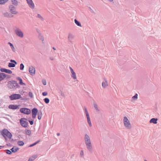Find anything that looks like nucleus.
Returning a JSON list of instances; mask_svg holds the SVG:
<instances>
[{
  "label": "nucleus",
  "instance_id": "nucleus-1",
  "mask_svg": "<svg viewBox=\"0 0 161 161\" xmlns=\"http://www.w3.org/2000/svg\"><path fill=\"white\" fill-rule=\"evenodd\" d=\"M7 85L8 88L9 89L13 91H15L17 89H19L20 87V86L18 84L17 81L14 80L9 81L8 82Z\"/></svg>",
  "mask_w": 161,
  "mask_h": 161
},
{
  "label": "nucleus",
  "instance_id": "nucleus-2",
  "mask_svg": "<svg viewBox=\"0 0 161 161\" xmlns=\"http://www.w3.org/2000/svg\"><path fill=\"white\" fill-rule=\"evenodd\" d=\"M84 140L88 150L91 151L92 149V146L89 136L86 134L84 136Z\"/></svg>",
  "mask_w": 161,
  "mask_h": 161
},
{
  "label": "nucleus",
  "instance_id": "nucleus-3",
  "mask_svg": "<svg viewBox=\"0 0 161 161\" xmlns=\"http://www.w3.org/2000/svg\"><path fill=\"white\" fill-rule=\"evenodd\" d=\"M2 134L3 136L6 140L7 138L4 135L7 136L9 139H11L12 137V135L11 133L7 129L3 130L2 131Z\"/></svg>",
  "mask_w": 161,
  "mask_h": 161
},
{
  "label": "nucleus",
  "instance_id": "nucleus-4",
  "mask_svg": "<svg viewBox=\"0 0 161 161\" xmlns=\"http://www.w3.org/2000/svg\"><path fill=\"white\" fill-rule=\"evenodd\" d=\"M124 123L125 126L128 129H130L131 127V126L130 123L126 116L124 117Z\"/></svg>",
  "mask_w": 161,
  "mask_h": 161
},
{
  "label": "nucleus",
  "instance_id": "nucleus-5",
  "mask_svg": "<svg viewBox=\"0 0 161 161\" xmlns=\"http://www.w3.org/2000/svg\"><path fill=\"white\" fill-rule=\"evenodd\" d=\"M27 120V119L25 118H21L20 119L19 122L20 125L22 127L24 128L27 127L28 125V122L26 121Z\"/></svg>",
  "mask_w": 161,
  "mask_h": 161
},
{
  "label": "nucleus",
  "instance_id": "nucleus-6",
  "mask_svg": "<svg viewBox=\"0 0 161 161\" xmlns=\"http://www.w3.org/2000/svg\"><path fill=\"white\" fill-rule=\"evenodd\" d=\"M14 31L16 35L18 36L20 38H22L23 37V32L18 28H16L15 30Z\"/></svg>",
  "mask_w": 161,
  "mask_h": 161
},
{
  "label": "nucleus",
  "instance_id": "nucleus-7",
  "mask_svg": "<svg viewBox=\"0 0 161 161\" xmlns=\"http://www.w3.org/2000/svg\"><path fill=\"white\" fill-rule=\"evenodd\" d=\"M21 98V97L19 94H13L9 96V98L11 100L18 99Z\"/></svg>",
  "mask_w": 161,
  "mask_h": 161
},
{
  "label": "nucleus",
  "instance_id": "nucleus-8",
  "mask_svg": "<svg viewBox=\"0 0 161 161\" xmlns=\"http://www.w3.org/2000/svg\"><path fill=\"white\" fill-rule=\"evenodd\" d=\"M19 111L21 113L26 114H29L31 112V110L29 109L26 108H21Z\"/></svg>",
  "mask_w": 161,
  "mask_h": 161
},
{
  "label": "nucleus",
  "instance_id": "nucleus-9",
  "mask_svg": "<svg viewBox=\"0 0 161 161\" xmlns=\"http://www.w3.org/2000/svg\"><path fill=\"white\" fill-rule=\"evenodd\" d=\"M9 9L10 13L13 14H16L18 12L16 11V8L13 5H10L9 7Z\"/></svg>",
  "mask_w": 161,
  "mask_h": 161
},
{
  "label": "nucleus",
  "instance_id": "nucleus-10",
  "mask_svg": "<svg viewBox=\"0 0 161 161\" xmlns=\"http://www.w3.org/2000/svg\"><path fill=\"white\" fill-rule=\"evenodd\" d=\"M36 69L34 67L31 66L29 68V72L31 75H34L35 74Z\"/></svg>",
  "mask_w": 161,
  "mask_h": 161
},
{
  "label": "nucleus",
  "instance_id": "nucleus-11",
  "mask_svg": "<svg viewBox=\"0 0 161 161\" xmlns=\"http://www.w3.org/2000/svg\"><path fill=\"white\" fill-rule=\"evenodd\" d=\"M38 110L36 108H34L32 110V117L35 118L38 113Z\"/></svg>",
  "mask_w": 161,
  "mask_h": 161
},
{
  "label": "nucleus",
  "instance_id": "nucleus-12",
  "mask_svg": "<svg viewBox=\"0 0 161 161\" xmlns=\"http://www.w3.org/2000/svg\"><path fill=\"white\" fill-rule=\"evenodd\" d=\"M29 7L32 9H34L35 8L34 3L32 0H26Z\"/></svg>",
  "mask_w": 161,
  "mask_h": 161
},
{
  "label": "nucleus",
  "instance_id": "nucleus-13",
  "mask_svg": "<svg viewBox=\"0 0 161 161\" xmlns=\"http://www.w3.org/2000/svg\"><path fill=\"white\" fill-rule=\"evenodd\" d=\"M69 68L70 69V72L71 74V77L73 79H77V77L73 69L71 67L69 66Z\"/></svg>",
  "mask_w": 161,
  "mask_h": 161
},
{
  "label": "nucleus",
  "instance_id": "nucleus-14",
  "mask_svg": "<svg viewBox=\"0 0 161 161\" xmlns=\"http://www.w3.org/2000/svg\"><path fill=\"white\" fill-rule=\"evenodd\" d=\"M74 38V35L71 33H69L68 34V42H72V41L73 39Z\"/></svg>",
  "mask_w": 161,
  "mask_h": 161
},
{
  "label": "nucleus",
  "instance_id": "nucleus-15",
  "mask_svg": "<svg viewBox=\"0 0 161 161\" xmlns=\"http://www.w3.org/2000/svg\"><path fill=\"white\" fill-rule=\"evenodd\" d=\"M102 86L103 88H105L108 86V83L106 79H104V80L102 82Z\"/></svg>",
  "mask_w": 161,
  "mask_h": 161
},
{
  "label": "nucleus",
  "instance_id": "nucleus-16",
  "mask_svg": "<svg viewBox=\"0 0 161 161\" xmlns=\"http://www.w3.org/2000/svg\"><path fill=\"white\" fill-rule=\"evenodd\" d=\"M0 71L2 72H4L8 74H11L12 73L10 70L6 69L5 68H1L0 69Z\"/></svg>",
  "mask_w": 161,
  "mask_h": 161
},
{
  "label": "nucleus",
  "instance_id": "nucleus-17",
  "mask_svg": "<svg viewBox=\"0 0 161 161\" xmlns=\"http://www.w3.org/2000/svg\"><path fill=\"white\" fill-rule=\"evenodd\" d=\"M93 106L97 112H99L100 111V108L98 107L97 103L95 102H93Z\"/></svg>",
  "mask_w": 161,
  "mask_h": 161
},
{
  "label": "nucleus",
  "instance_id": "nucleus-18",
  "mask_svg": "<svg viewBox=\"0 0 161 161\" xmlns=\"http://www.w3.org/2000/svg\"><path fill=\"white\" fill-rule=\"evenodd\" d=\"M8 108L9 109H19V106L18 105H10L8 106Z\"/></svg>",
  "mask_w": 161,
  "mask_h": 161
},
{
  "label": "nucleus",
  "instance_id": "nucleus-19",
  "mask_svg": "<svg viewBox=\"0 0 161 161\" xmlns=\"http://www.w3.org/2000/svg\"><path fill=\"white\" fill-rule=\"evenodd\" d=\"M158 119L157 118H152L150 120L149 122L150 123H153L154 124H156L157 123V121Z\"/></svg>",
  "mask_w": 161,
  "mask_h": 161
},
{
  "label": "nucleus",
  "instance_id": "nucleus-20",
  "mask_svg": "<svg viewBox=\"0 0 161 161\" xmlns=\"http://www.w3.org/2000/svg\"><path fill=\"white\" fill-rule=\"evenodd\" d=\"M16 80L19 81V84L20 85H25V84L23 82L22 80L20 77H18L16 78Z\"/></svg>",
  "mask_w": 161,
  "mask_h": 161
},
{
  "label": "nucleus",
  "instance_id": "nucleus-21",
  "mask_svg": "<svg viewBox=\"0 0 161 161\" xmlns=\"http://www.w3.org/2000/svg\"><path fill=\"white\" fill-rule=\"evenodd\" d=\"M6 76V74L4 73H0V81L3 80Z\"/></svg>",
  "mask_w": 161,
  "mask_h": 161
},
{
  "label": "nucleus",
  "instance_id": "nucleus-22",
  "mask_svg": "<svg viewBox=\"0 0 161 161\" xmlns=\"http://www.w3.org/2000/svg\"><path fill=\"white\" fill-rule=\"evenodd\" d=\"M37 155H34L28 159V161H33L37 157Z\"/></svg>",
  "mask_w": 161,
  "mask_h": 161
},
{
  "label": "nucleus",
  "instance_id": "nucleus-23",
  "mask_svg": "<svg viewBox=\"0 0 161 161\" xmlns=\"http://www.w3.org/2000/svg\"><path fill=\"white\" fill-rule=\"evenodd\" d=\"M25 134L29 136H30L31 134V130H29L26 129L25 130Z\"/></svg>",
  "mask_w": 161,
  "mask_h": 161
},
{
  "label": "nucleus",
  "instance_id": "nucleus-24",
  "mask_svg": "<svg viewBox=\"0 0 161 161\" xmlns=\"http://www.w3.org/2000/svg\"><path fill=\"white\" fill-rule=\"evenodd\" d=\"M39 38L42 41H43L44 40L42 34L40 32H39V34L38 36Z\"/></svg>",
  "mask_w": 161,
  "mask_h": 161
},
{
  "label": "nucleus",
  "instance_id": "nucleus-25",
  "mask_svg": "<svg viewBox=\"0 0 161 161\" xmlns=\"http://www.w3.org/2000/svg\"><path fill=\"white\" fill-rule=\"evenodd\" d=\"M42 115V113L41 111H39L38 113V119H41Z\"/></svg>",
  "mask_w": 161,
  "mask_h": 161
},
{
  "label": "nucleus",
  "instance_id": "nucleus-26",
  "mask_svg": "<svg viewBox=\"0 0 161 161\" xmlns=\"http://www.w3.org/2000/svg\"><path fill=\"white\" fill-rule=\"evenodd\" d=\"M74 21H75V24L77 25L78 26H79L80 27L82 26L81 25V24L80 23L79 21H78L76 19H75L74 20Z\"/></svg>",
  "mask_w": 161,
  "mask_h": 161
},
{
  "label": "nucleus",
  "instance_id": "nucleus-27",
  "mask_svg": "<svg viewBox=\"0 0 161 161\" xmlns=\"http://www.w3.org/2000/svg\"><path fill=\"white\" fill-rule=\"evenodd\" d=\"M19 148L18 147L14 148V147H13L10 150L13 153H15L16 152L19 150Z\"/></svg>",
  "mask_w": 161,
  "mask_h": 161
},
{
  "label": "nucleus",
  "instance_id": "nucleus-28",
  "mask_svg": "<svg viewBox=\"0 0 161 161\" xmlns=\"http://www.w3.org/2000/svg\"><path fill=\"white\" fill-rule=\"evenodd\" d=\"M8 44L10 45V46L11 47V48L12 49V50L13 52H15V49L13 45L10 42H8Z\"/></svg>",
  "mask_w": 161,
  "mask_h": 161
},
{
  "label": "nucleus",
  "instance_id": "nucleus-29",
  "mask_svg": "<svg viewBox=\"0 0 161 161\" xmlns=\"http://www.w3.org/2000/svg\"><path fill=\"white\" fill-rule=\"evenodd\" d=\"M12 4L16 6H17L18 4V2L17 0H11Z\"/></svg>",
  "mask_w": 161,
  "mask_h": 161
},
{
  "label": "nucleus",
  "instance_id": "nucleus-30",
  "mask_svg": "<svg viewBox=\"0 0 161 161\" xmlns=\"http://www.w3.org/2000/svg\"><path fill=\"white\" fill-rule=\"evenodd\" d=\"M87 122L89 125L91 127L92 126V123L90 119V117H87Z\"/></svg>",
  "mask_w": 161,
  "mask_h": 161
},
{
  "label": "nucleus",
  "instance_id": "nucleus-31",
  "mask_svg": "<svg viewBox=\"0 0 161 161\" xmlns=\"http://www.w3.org/2000/svg\"><path fill=\"white\" fill-rule=\"evenodd\" d=\"M15 64L10 63L8 64V66L9 67H14L15 66Z\"/></svg>",
  "mask_w": 161,
  "mask_h": 161
},
{
  "label": "nucleus",
  "instance_id": "nucleus-32",
  "mask_svg": "<svg viewBox=\"0 0 161 161\" xmlns=\"http://www.w3.org/2000/svg\"><path fill=\"white\" fill-rule=\"evenodd\" d=\"M8 0H0V4H3L8 2Z\"/></svg>",
  "mask_w": 161,
  "mask_h": 161
},
{
  "label": "nucleus",
  "instance_id": "nucleus-33",
  "mask_svg": "<svg viewBox=\"0 0 161 161\" xmlns=\"http://www.w3.org/2000/svg\"><path fill=\"white\" fill-rule=\"evenodd\" d=\"M10 14V13H8V12H5V13H3V14L4 17L8 18Z\"/></svg>",
  "mask_w": 161,
  "mask_h": 161
},
{
  "label": "nucleus",
  "instance_id": "nucleus-34",
  "mask_svg": "<svg viewBox=\"0 0 161 161\" xmlns=\"http://www.w3.org/2000/svg\"><path fill=\"white\" fill-rule=\"evenodd\" d=\"M138 98V94L137 93L135 94V95L132 97V100H135L137 99Z\"/></svg>",
  "mask_w": 161,
  "mask_h": 161
},
{
  "label": "nucleus",
  "instance_id": "nucleus-35",
  "mask_svg": "<svg viewBox=\"0 0 161 161\" xmlns=\"http://www.w3.org/2000/svg\"><path fill=\"white\" fill-rule=\"evenodd\" d=\"M18 144L19 146H22L24 145V142L23 141H19L18 142Z\"/></svg>",
  "mask_w": 161,
  "mask_h": 161
},
{
  "label": "nucleus",
  "instance_id": "nucleus-36",
  "mask_svg": "<svg viewBox=\"0 0 161 161\" xmlns=\"http://www.w3.org/2000/svg\"><path fill=\"white\" fill-rule=\"evenodd\" d=\"M36 17L39 18L40 19H41L42 20H43V18L41 16V15L40 14H37V15L36 16Z\"/></svg>",
  "mask_w": 161,
  "mask_h": 161
},
{
  "label": "nucleus",
  "instance_id": "nucleus-37",
  "mask_svg": "<svg viewBox=\"0 0 161 161\" xmlns=\"http://www.w3.org/2000/svg\"><path fill=\"white\" fill-rule=\"evenodd\" d=\"M45 102L46 103H48L49 102V99L47 98H46L44 99Z\"/></svg>",
  "mask_w": 161,
  "mask_h": 161
},
{
  "label": "nucleus",
  "instance_id": "nucleus-38",
  "mask_svg": "<svg viewBox=\"0 0 161 161\" xmlns=\"http://www.w3.org/2000/svg\"><path fill=\"white\" fill-rule=\"evenodd\" d=\"M40 142V141H37L36 142L34 143L33 144H31L30 145L29 147H32L35 145H36L37 143H38L39 142Z\"/></svg>",
  "mask_w": 161,
  "mask_h": 161
},
{
  "label": "nucleus",
  "instance_id": "nucleus-39",
  "mask_svg": "<svg viewBox=\"0 0 161 161\" xmlns=\"http://www.w3.org/2000/svg\"><path fill=\"white\" fill-rule=\"evenodd\" d=\"M24 68V66L23 64H20V69L21 70H23Z\"/></svg>",
  "mask_w": 161,
  "mask_h": 161
},
{
  "label": "nucleus",
  "instance_id": "nucleus-40",
  "mask_svg": "<svg viewBox=\"0 0 161 161\" xmlns=\"http://www.w3.org/2000/svg\"><path fill=\"white\" fill-rule=\"evenodd\" d=\"M6 153L7 154H9V155L11 154L12 153L11 151L9 150H8V149L6 150Z\"/></svg>",
  "mask_w": 161,
  "mask_h": 161
},
{
  "label": "nucleus",
  "instance_id": "nucleus-41",
  "mask_svg": "<svg viewBox=\"0 0 161 161\" xmlns=\"http://www.w3.org/2000/svg\"><path fill=\"white\" fill-rule=\"evenodd\" d=\"M80 156L81 157H84V152L83 150H81L80 153Z\"/></svg>",
  "mask_w": 161,
  "mask_h": 161
},
{
  "label": "nucleus",
  "instance_id": "nucleus-42",
  "mask_svg": "<svg viewBox=\"0 0 161 161\" xmlns=\"http://www.w3.org/2000/svg\"><path fill=\"white\" fill-rule=\"evenodd\" d=\"M10 61L12 63H14L16 64H17V62L15 60H12V59H11L10 60Z\"/></svg>",
  "mask_w": 161,
  "mask_h": 161
},
{
  "label": "nucleus",
  "instance_id": "nucleus-43",
  "mask_svg": "<svg viewBox=\"0 0 161 161\" xmlns=\"http://www.w3.org/2000/svg\"><path fill=\"white\" fill-rule=\"evenodd\" d=\"M89 8L90 9V11L91 13L95 14V13L94 12V10L93 9H92L91 7H89Z\"/></svg>",
  "mask_w": 161,
  "mask_h": 161
},
{
  "label": "nucleus",
  "instance_id": "nucleus-44",
  "mask_svg": "<svg viewBox=\"0 0 161 161\" xmlns=\"http://www.w3.org/2000/svg\"><path fill=\"white\" fill-rule=\"evenodd\" d=\"M29 96L31 97L32 98L33 97V94L32 92H30L29 93Z\"/></svg>",
  "mask_w": 161,
  "mask_h": 161
},
{
  "label": "nucleus",
  "instance_id": "nucleus-45",
  "mask_svg": "<svg viewBox=\"0 0 161 161\" xmlns=\"http://www.w3.org/2000/svg\"><path fill=\"white\" fill-rule=\"evenodd\" d=\"M85 114H86V117H90L89 114V113H88L87 111L85 112Z\"/></svg>",
  "mask_w": 161,
  "mask_h": 161
},
{
  "label": "nucleus",
  "instance_id": "nucleus-46",
  "mask_svg": "<svg viewBox=\"0 0 161 161\" xmlns=\"http://www.w3.org/2000/svg\"><path fill=\"white\" fill-rule=\"evenodd\" d=\"M42 94L43 96H46L47 94V93L46 92H44L42 93Z\"/></svg>",
  "mask_w": 161,
  "mask_h": 161
},
{
  "label": "nucleus",
  "instance_id": "nucleus-47",
  "mask_svg": "<svg viewBox=\"0 0 161 161\" xmlns=\"http://www.w3.org/2000/svg\"><path fill=\"white\" fill-rule=\"evenodd\" d=\"M29 122L31 125H32L33 124V120H29Z\"/></svg>",
  "mask_w": 161,
  "mask_h": 161
},
{
  "label": "nucleus",
  "instance_id": "nucleus-48",
  "mask_svg": "<svg viewBox=\"0 0 161 161\" xmlns=\"http://www.w3.org/2000/svg\"><path fill=\"white\" fill-rule=\"evenodd\" d=\"M42 83H43V84L44 85H46L47 84L46 81L45 80L43 81L42 82Z\"/></svg>",
  "mask_w": 161,
  "mask_h": 161
},
{
  "label": "nucleus",
  "instance_id": "nucleus-49",
  "mask_svg": "<svg viewBox=\"0 0 161 161\" xmlns=\"http://www.w3.org/2000/svg\"><path fill=\"white\" fill-rule=\"evenodd\" d=\"M13 17V15L11 13H10L8 18H12Z\"/></svg>",
  "mask_w": 161,
  "mask_h": 161
},
{
  "label": "nucleus",
  "instance_id": "nucleus-50",
  "mask_svg": "<svg viewBox=\"0 0 161 161\" xmlns=\"http://www.w3.org/2000/svg\"><path fill=\"white\" fill-rule=\"evenodd\" d=\"M61 95L63 96V97H64V93H63V92H61Z\"/></svg>",
  "mask_w": 161,
  "mask_h": 161
},
{
  "label": "nucleus",
  "instance_id": "nucleus-51",
  "mask_svg": "<svg viewBox=\"0 0 161 161\" xmlns=\"http://www.w3.org/2000/svg\"><path fill=\"white\" fill-rule=\"evenodd\" d=\"M50 59L51 60H54V58L53 57H50Z\"/></svg>",
  "mask_w": 161,
  "mask_h": 161
},
{
  "label": "nucleus",
  "instance_id": "nucleus-52",
  "mask_svg": "<svg viewBox=\"0 0 161 161\" xmlns=\"http://www.w3.org/2000/svg\"><path fill=\"white\" fill-rule=\"evenodd\" d=\"M6 76L5 77V78H9V76H10L9 75H6Z\"/></svg>",
  "mask_w": 161,
  "mask_h": 161
},
{
  "label": "nucleus",
  "instance_id": "nucleus-53",
  "mask_svg": "<svg viewBox=\"0 0 161 161\" xmlns=\"http://www.w3.org/2000/svg\"><path fill=\"white\" fill-rule=\"evenodd\" d=\"M84 110H85V112L87 111V108L86 107H84Z\"/></svg>",
  "mask_w": 161,
  "mask_h": 161
},
{
  "label": "nucleus",
  "instance_id": "nucleus-54",
  "mask_svg": "<svg viewBox=\"0 0 161 161\" xmlns=\"http://www.w3.org/2000/svg\"><path fill=\"white\" fill-rule=\"evenodd\" d=\"M4 147L3 146H0V149L3 148Z\"/></svg>",
  "mask_w": 161,
  "mask_h": 161
},
{
  "label": "nucleus",
  "instance_id": "nucleus-55",
  "mask_svg": "<svg viewBox=\"0 0 161 161\" xmlns=\"http://www.w3.org/2000/svg\"><path fill=\"white\" fill-rule=\"evenodd\" d=\"M60 135V134L59 133H57V135L58 136H59Z\"/></svg>",
  "mask_w": 161,
  "mask_h": 161
},
{
  "label": "nucleus",
  "instance_id": "nucleus-56",
  "mask_svg": "<svg viewBox=\"0 0 161 161\" xmlns=\"http://www.w3.org/2000/svg\"><path fill=\"white\" fill-rule=\"evenodd\" d=\"M53 49L54 50H56V48L54 47H53Z\"/></svg>",
  "mask_w": 161,
  "mask_h": 161
},
{
  "label": "nucleus",
  "instance_id": "nucleus-57",
  "mask_svg": "<svg viewBox=\"0 0 161 161\" xmlns=\"http://www.w3.org/2000/svg\"><path fill=\"white\" fill-rule=\"evenodd\" d=\"M37 31V32L39 34V32H40V31H38V30L37 29L36 30Z\"/></svg>",
  "mask_w": 161,
  "mask_h": 161
},
{
  "label": "nucleus",
  "instance_id": "nucleus-58",
  "mask_svg": "<svg viewBox=\"0 0 161 161\" xmlns=\"http://www.w3.org/2000/svg\"><path fill=\"white\" fill-rule=\"evenodd\" d=\"M144 161H147V160H144Z\"/></svg>",
  "mask_w": 161,
  "mask_h": 161
},
{
  "label": "nucleus",
  "instance_id": "nucleus-59",
  "mask_svg": "<svg viewBox=\"0 0 161 161\" xmlns=\"http://www.w3.org/2000/svg\"><path fill=\"white\" fill-rule=\"evenodd\" d=\"M113 1V0H111V2Z\"/></svg>",
  "mask_w": 161,
  "mask_h": 161
}]
</instances>
